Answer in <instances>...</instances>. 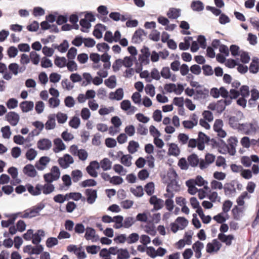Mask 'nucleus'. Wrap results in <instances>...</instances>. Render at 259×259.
Listing matches in <instances>:
<instances>
[{
  "label": "nucleus",
  "instance_id": "9",
  "mask_svg": "<svg viewBox=\"0 0 259 259\" xmlns=\"http://www.w3.org/2000/svg\"><path fill=\"white\" fill-rule=\"evenodd\" d=\"M223 121L221 119H216L213 124V130L221 138H225L227 136L226 132L223 130Z\"/></svg>",
  "mask_w": 259,
  "mask_h": 259
},
{
  "label": "nucleus",
  "instance_id": "55",
  "mask_svg": "<svg viewBox=\"0 0 259 259\" xmlns=\"http://www.w3.org/2000/svg\"><path fill=\"white\" fill-rule=\"evenodd\" d=\"M114 110V109L113 107H106L105 106H101L98 112L99 114L101 115H106L113 112Z\"/></svg>",
  "mask_w": 259,
  "mask_h": 259
},
{
  "label": "nucleus",
  "instance_id": "28",
  "mask_svg": "<svg viewBox=\"0 0 259 259\" xmlns=\"http://www.w3.org/2000/svg\"><path fill=\"white\" fill-rule=\"evenodd\" d=\"M45 233L42 230H38L33 234L32 243L34 244H38L40 242L41 238L44 237Z\"/></svg>",
  "mask_w": 259,
  "mask_h": 259
},
{
  "label": "nucleus",
  "instance_id": "60",
  "mask_svg": "<svg viewBox=\"0 0 259 259\" xmlns=\"http://www.w3.org/2000/svg\"><path fill=\"white\" fill-rule=\"evenodd\" d=\"M207 198L212 202L220 201L221 197L219 196L218 193L215 191L210 192L207 195Z\"/></svg>",
  "mask_w": 259,
  "mask_h": 259
},
{
  "label": "nucleus",
  "instance_id": "5",
  "mask_svg": "<svg viewBox=\"0 0 259 259\" xmlns=\"http://www.w3.org/2000/svg\"><path fill=\"white\" fill-rule=\"evenodd\" d=\"M58 162L62 168L66 169L74 163V159L69 154H65L58 159Z\"/></svg>",
  "mask_w": 259,
  "mask_h": 259
},
{
  "label": "nucleus",
  "instance_id": "38",
  "mask_svg": "<svg viewBox=\"0 0 259 259\" xmlns=\"http://www.w3.org/2000/svg\"><path fill=\"white\" fill-rule=\"evenodd\" d=\"M55 190V187L51 183H46L43 186L41 185V191L44 194L48 195L53 192Z\"/></svg>",
  "mask_w": 259,
  "mask_h": 259
},
{
  "label": "nucleus",
  "instance_id": "13",
  "mask_svg": "<svg viewBox=\"0 0 259 259\" xmlns=\"http://www.w3.org/2000/svg\"><path fill=\"white\" fill-rule=\"evenodd\" d=\"M84 237L87 240H91L92 242H96L99 239L98 235L96 233V231L91 227L86 228Z\"/></svg>",
  "mask_w": 259,
  "mask_h": 259
},
{
  "label": "nucleus",
  "instance_id": "20",
  "mask_svg": "<svg viewBox=\"0 0 259 259\" xmlns=\"http://www.w3.org/2000/svg\"><path fill=\"white\" fill-rule=\"evenodd\" d=\"M23 173L28 177L34 178L37 175L34 166L30 164L26 165L23 169Z\"/></svg>",
  "mask_w": 259,
  "mask_h": 259
},
{
  "label": "nucleus",
  "instance_id": "53",
  "mask_svg": "<svg viewBox=\"0 0 259 259\" xmlns=\"http://www.w3.org/2000/svg\"><path fill=\"white\" fill-rule=\"evenodd\" d=\"M190 181H192L194 184L199 187L204 186L205 185H207L208 184V182L204 180V179L200 176H198L195 179L190 180Z\"/></svg>",
  "mask_w": 259,
  "mask_h": 259
},
{
  "label": "nucleus",
  "instance_id": "31",
  "mask_svg": "<svg viewBox=\"0 0 259 259\" xmlns=\"http://www.w3.org/2000/svg\"><path fill=\"white\" fill-rule=\"evenodd\" d=\"M34 104L31 101H24L20 104V107L23 112H28L32 110Z\"/></svg>",
  "mask_w": 259,
  "mask_h": 259
},
{
  "label": "nucleus",
  "instance_id": "35",
  "mask_svg": "<svg viewBox=\"0 0 259 259\" xmlns=\"http://www.w3.org/2000/svg\"><path fill=\"white\" fill-rule=\"evenodd\" d=\"M251 198V195L246 191H244L238 197L237 203L239 206H243L245 204V200H248Z\"/></svg>",
  "mask_w": 259,
  "mask_h": 259
},
{
  "label": "nucleus",
  "instance_id": "50",
  "mask_svg": "<svg viewBox=\"0 0 259 259\" xmlns=\"http://www.w3.org/2000/svg\"><path fill=\"white\" fill-rule=\"evenodd\" d=\"M213 219L218 223L221 224L225 222L228 219V215L223 212L214 216Z\"/></svg>",
  "mask_w": 259,
  "mask_h": 259
},
{
  "label": "nucleus",
  "instance_id": "46",
  "mask_svg": "<svg viewBox=\"0 0 259 259\" xmlns=\"http://www.w3.org/2000/svg\"><path fill=\"white\" fill-rule=\"evenodd\" d=\"M117 257L118 259H129L130 254L127 249L120 248L119 249Z\"/></svg>",
  "mask_w": 259,
  "mask_h": 259
},
{
  "label": "nucleus",
  "instance_id": "39",
  "mask_svg": "<svg viewBox=\"0 0 259 259\" xmlns=\"http://www.w3.org/2000/svg\"><path fill=\"white\" fill-rule=\"evenodd\" d=\"M186 185L188 187V192L191 195H195L198 191V189L193 184L192 181L188 180L186 182Z\"/></svg>",
  "mask_w": 259,
  "mask_h": 259
},
{
  "label": "nucleus",
  "instance_id": "2",
  "mask_svg": "<svg viewBox=\"0 0 259 259\" xmlns=\"http://www.w3.org/2000/svg\"><path fill=\"white\" fill-rule=\"evenodd\" d=\"M60 177V171L59 167L54 166L52 167L51 171L44 175L45 181L48 183H52L57 180Z\"/></svg>",
  "mask_w": 259,
  "mask_h": 259
},
{
  "label": "nucleus",
  "instance_id": "33",
  "mask_svg": "<svg viewBox=\"0 0 259 259\" xmlns=\"http://www.w3.org/2000/svg\"><path fill=\"white\" fill-rule=\"evenodd\" d=\"M99 164L100 167H101L102 169L104 171L109 170L111 169L112 167V162L109 159L107 158H104L102 160H101Z\"/></svg>",
  "mask_w": 259,
  "mask_h": 259
},
{
  "label": "nucleus",
  "instance_id": "10",
  "mask_svg": "<svg viewBox=\"0 0 259 259\" xmlns=\"http://www.w3.org/2000/svg\"><path fill=\"white\" fill-rule=\"evenodd\" d=\"M243 129L242 130L241 132H244L246 134H251L255 133L259 130V126L256 122L250 123H244Z\"/></svg>",
  "mask_w": 259,
  "mask_h": 259
},
{
  "label": "nucleus",
  "instance_id": "48",
  "mask_svg": "<svg viewBox=\"0 0 259 259\" xmlns=\"http://www.w3.org/2000/svg\"><path fill=\"white\" fill-rule=\"evenodd\" d=\"M56 126V121L55 118L53 116H50L48 117V120L45 124L46 129L50 130L54 129Z\"/></svg>",
  "mask_w": 259,
  "mask_h": 259
},
{
  "label": "nucleus",
  "instance_id": "3",
  "mask_svg": "<svg viewBox=\"0 0 259 259\" xmlns=\"http://www.w3.org/2000/svg\"><path fill=\"white\" fill-rule=\"evenodd\" d=\"M244 118L242 113H240L237 116H232L229 118V123L234 129L241 131L243 129L244 123H240V121Z\"/></svg>",
  "mask_w": 259,
  "mask_h": 259
},
{
  "label": "nucleus",
  "instance_id": "1",
  "mask_svg": "<svg viewBox=\"0 0 259 259\" xmlns=\"http://www.w3.org/2000/svg\"><path fill=\"white\" fill-rule=\"evenodd\" d=\"M188 224V221L184 217H178L174 222L170 224V230L174 233H176L178 230L185 228Z\"/></svg>",
  "mask_w": 259,
  "mask_h": 259
},
{
  "label": "nucleus",
  "instance_id": "12",
  "mask_svg": "<svg viewBox=\"0 0 259 259\" xmlns=\"http://www.w3.org/2000/svg\"><path fill=\"white\" fill-rule=\"evenodd\" d=\"M120 107L121 109L126 111L127 114H132L134 113L137 108L132 106L131 102L128 100H124L120 103Z\"/></svg>",
  "mask_w": 259,
  "mask_h": 259
},
{
  "label": "nucleus",
  "instance_id": "19",
  "mask_svg": "<svg viewBox=\"0 0 259 259\" xmlns=\"http://www.w3.org/2000/svg\"><path fill=\"white\" fill-rule=\"evenodd\" d=\"M180 190V185L178 182L175 181L172 183L167 184L166 193L165 194H174V192H178Z\"/></svg>",
  "mask_w": 259,
  "mask_h": 259
},
{
  "label": "nucleus",
  "instance_id": "40",
  "mask_svg": "<svg viewBox=\"0 0 259 259\" xmlns=\"http://www.w3.org/2000/svg\"><path fill=\"white\" fill-rule=\"evenodd\" d=\"M37 155V151L33 148H30L27 150L25 157L29 161L33 160Z\"/></svg>",
  "mask_w": 259,
  "mask_h": 259
},
{
  "label": "nucleus",
  "instance_id": "47",
  "mask_svg": "<svg viewBox=\"0 0 259 259\" xmlns=\"http://www.w3.org/2000/svg\"><path fill=\"white\" fill-rule=\"evenodd\" d=\"M132 157L129 155H123L121 157L120 162L125 166L130 167L132 164Z\"/></svg>",
  "mask_w": 259,
  "mask_h": 259
},
{
  "label": "nucleus",
  "instance_id": "4",
  "mask_svg": "<svg viewBox=\"0 0 259 259\" xmlns=\"http://www.w3.org/2000/svg\"><path fill=\"white\" fill-rule=\"evenodd\" d=\"M164 88L168 93H174L177 95H180L184 91V85L181 83H169L165 84Z\"/></svg>",
  "mask_w": 259,
  "mask_h": 259
},
{
  "label": "nucleus",
  "instance_id": "56",
  "mask_svg": "<svg viewBox=\"0 0 259 259\" xmlns=\"http://www.w3.org/2000/svg\"><path fill=\"white\" fill-rule=\"evenodd\" d=\"M113 169L115 172L121 176H124L127 173V170L121 165L116 164L113 166Z\"/></svg>",
  "mask_w": 259,
  "mask_h": 259
},
{
  "label": "nucleus",
  "instance_id": "29",
  "mask_svg": "<svg viewBox=\"0 0 259 259\" xmlns=\"http://www.w3.org/2000/svg\"><path fill=\"white\" fill-rule=\"evenodd\" d=\"M178 176L176 172L172 169L169 170L165 178L164 181L166 184L177 181Z\"/></svg>",
  "mask_w": 259,
  "mask_h": 259
},
{
  "label": "nucleus",
  "instance_id": "58",
  "mask_svg": "<svg viewBox=\"0 0 259 259\" xmlns=\"http://www.w3.org/2000/svg\"><path fill=\"white\" fill-rule=\"evenodd\" d=\"M18 105V101L15 98H11L8 100L6 103L7 107L9 109H14L16 108Z\"/></svg>",
  "mask_w": 259,
  "mask_h": 259
},
{
  "label": "nucleus",
  "instance_id": "44",
  "mask_svg": "<svg viewBox=\"0 0 259 259\" xmlns=\"http://www.w3.org/2000/svg\"><path fill=\"white\" fill-rule=\"evenodd\" d=\"M168 154L177 156L180 154V149L177 145L171 143L169 146Z\"/></svg>",
  "mask_w": 259,
  "mask_h": 259
},
{
  "label": "nucleus",
  "instance_id": "54",
  "mask_svg": "<svg viewBox=\"0 0 259 259\" xmlns=\"http://www.w3.org/2000/svg\"><path fill=\"white\" fill-rule=\"evenodd\" d=\"M249 71L256 73L258 71V61L257 59H253L249 67Z\"/></svg>",
  "mask_w": 259,
  "mask_h": 259
},
{
  "label": "nucleus",
  "instance_id": "45",
  "mask_svg": "<svg viewBox=\"0 0 259 259\" xmlns=\"http://www.w3.org/2000/svg\"><path fill=\"white\" fill-rule=\"evenodd\" d=\"M123 218L121 215H117L113 217V222H115L113 227L118 229L123 227Z\"/></svg>",
  "mask_w": 259,
  "mask_h": 259
},
{
  "label": "nucleus",
  "instance_id": "30",
  "mask_svg": "<svg viewBox=\"0 0 259 259\" xmlns=\"http://www.w3.org/2000/svg\"><path fill=\"white\" fill-rule=\"evenodd\" d=\"M106 30V27L102 24L97 25L93 32L94 35L97 38L102 37L103 32Z\"/></svg>",
  "mask_w": 259,
  "mask_h": 259
},
{
  "label": "nucleus",
  "instance_id": "22",
  "mask_svg": "<svg viewBox=\"0 0 259 259\" xmlns=\"http://www.w3.org/2000/svg\"><path fill=\"white\" fill-rule=\"evenodd\" d=\"M209 97V91L206 89H196L195 95L194 97L196 100L206 99Z\"/></svg>",
  "mask_w": 259,
  "mask_h": 259
},
{
  "label": "nucleus",
  "instance_id": "63",
  "mask_svg": "<svg viewBox=\"0 0 259 259\" xmlns=\"http://www.w3.org/2000/svg\"><path fill=\"white\" fill-rule=\"evenodd\" d=\"M189 164L192 166H196L198 164L199 161L198 156L195 154H192L188 158Z\"/></svg>",
  "mask_w": 259,
  "mask_h": 259
},
{
  "label": "nucleus",
  "instance_id": "36",
  "mask_svg": "<svg viewBox=\"0 0 259 259\" xmlns=\"http://www.w3.org/2000/svg\"><path fill=\"white\" fill-rule=\"evenodd\" d=\"M90 59L94 63L93 68L95 69H99L101 65L100 64V61L101 60L100 56L97 53H92L90 55Z\"/></svg>",
  "mask_w": 259,
  "mask_h": 259
},
{
  "label": "nucleus",
  "instance_id": "18",
  "mask_svg": "<svg viewBox=\"0 0 259 259\" xmlns=\"http://www.w3.org/2000/svg\"><path fill=\"white\" fill-rule=\"evenodd\" d=\"M124 96L123 90L122 88L117 89L115 92L109 93V98L111 100H121Z\"/></svg>",
  "mask_w": 259,
  "mask_h": 259
},
{
  "label": "nucleus",
  "instance_id": "37",
  "mask_svg": "<svg viewBox=\"0 0 259 259\" xmlns=\"http://www.w3.org/2000/svg\"><path fill=\"white\" fill-rule=\"evenodd\" d=\"M180 14L181 10L174 8H170L167 12V16L171 19H176L180 16Z\"/></svg>",
  "mask_w": 259,
  "mask_h": 259
},
{
  "label": "nucleus",
  "instance_id": "21",
  "mask_svg": "<svg viewBox=\"0 0 259 259\" xmlns=\"http://www.w3.org/2000/svg\"><path fill=\"white\" fill-rule=\"evenodd\" d=\"M204 248V244L199 241H197L192 245V248L195 252V256L197 258H199L201 257V251Z\"/></svg>",
  "mask_w": 259,
  "mask_h": 259
},
{
  "label": "nucleus",
  "instance_id": "6",
  "mask_svg": "<svg viewBox=\"0 0 259 259\" xmlns=\"http://www.w3.org/2000/svg\"><path fill=\"white\" fill-rule=\"evenodd\" d=\"M210 95L215 99L219 98L220 96L223 98H227L228 97L229 92L224 87H221L220 89L213 88L210 91Z\"/></svg>",
  "mask_w": 259,
  "mask_h": 259
},
{
  "label": "nucleus",
  "instance_id": "64",
  "mask_svg": "<svg viewBox=\"0 0 259 259\" xmlns=\"http://www.w3.org/2000/svg\"><path fill=\"white\" fill-rule=\"evenodd\" d=\"M3 137L5 139H9L11 136V132L9 126H5L1 128Z\"/></svg>",
  "mask_w": 259,
  "mask_h": 259
},
{
  "label": "nucleus",
  "instance_id": "16",
  "mask_svg": "<svg viewBox=\"0 0 259 259\" xmlns=\"http://www.w3.org/2000/svg\"><path fill=\"white\" fill-rule=\"evenodd\" d=\"M52 146L51 141L47 138L40 139L37 143V148L41 150H48L51 148Z\"/></svg>",
  "mask_w": 259,
  "mask_h": 259
},
{
  "label": "nucleus",
  "instance_id": "51",
  "mask_svg": "<svg viewBox=\"0 0 259 259\" xmlns=\"http://www.w3.org/2000/svg\"><path fill=\"white\" fill-rule=\"evenodd\" d=\"M80 25L81 27V30L84 32H88L91 27L90 22L84 19H82L80 21Z\"/></svg>",
  "mask_w": 259,
  "mask_h": 259
},
{
  "label": "nucleus",
  "instance_id": "42",
  "mask_svg": "<svg viewBox=\"0 0 259 259\" xmlns=\"http://www.w3.org/2000/svg\"><path fill=\"white\" fill-rule=\"evenodd\" d=\"M139 148V144L137 142L131 141L128 143L127 150L130 153L133 154L138 151Z\"/></svg>",
  "mask_w": 259,
  "mask_h": 259
},
{
  "label": "nucleus",
  "instance_id": "57",
  "mask_svg": "<svg viewBox=\"0 0 259 259\" xmlns=\"http://www.w3.org/2000/svg\"><path fill=\"white\" fill-rule=\"evenodd\" d=\"M191 8L194 11H201L203 10L204 6L203 3L199 1H194L191 4Z\"/></svg>",
  "mask_w": 259,
  "mask_h": 259
},
{
  "label": "nucleus",
  "instance_id": "49",
  "mask_svg": "<svg viewBox=\"0 0 259 259\" xmlns=\"http://www.w3.org/2000/svg\"><path fill=\"white\" fill-rule=\"evenodd\" d=\"M80 124V119L77 116H73L71 118L69 122V125L71 127L77 129L79 127Z\"/></svg>",
  "mask_w": 259,
  "mask_h": 259
},
{
  "label": "nucleus",
  "instance_id": "24",
  "mask_svg": "<svg viewBox=\"0 0 259 259\" xmlns=\"http://www.w3.org/2000/svg\"><path fill=\"white\" fill-rule=\"evenodd\" d=\"M85 194L87 196V200L89 204H93L97 197V192L95 190L88 189L85 190Z\"/></svg>",
  "mask_w": 259,
  "mask_h": 259
},
{
  "label": "nucleus",
  "instance_id": "32",
  "mask_svg": "<svg viewBox=\"0 0 259 259\" xmlns=\"http://www.w3.org/2000/svg\"><path fill=\"white\" fill-rule=\"evenodd\" d=\"M109 17L114 21H125L128 19L126 15H121L118 12H112L109 14Z\"/></svg>",
  "mask_w": 259,
  "mask_h": 259
},
{
  "label": "nucleus",
  "instance_id": "26",
  "mask_svg": "<svg viewBox=\"0 0 259 259\" xmlns=\"http://www.w3.org/2000/svg\"><path fill=\"white\" fill-rule=\"evenodd\" d=\"M219 239L222 242L225 243L226 245H231L232 241L234 240V237L232 235H226L223 233H220L218 235Z\"/></svg>",
  "mask_w": 259,
  "mask_h": 259
},
{
  "label": "nucleus",
  "instance_id": "34",
  "mask_svg": "<svg viewBox=\"0 0 259 259\" xmlns=\"http://www.w3.org/2000/svg\"><path fill=\"white\" fill-rule=\"evenodd\" d=\"M105 84L110 89H114L117 85V79L115 75H111L104 80Z\"/></svg>",
  "mask_w": 259,
  "mask_h": 259
},
{
  "label": "nucleus",
  "instance_id": "17",
  "mask_svg": "<svg viewBox=\"0 0 259 259\" xmlns=\"http://www.w3.org/2000/svg\"><path fill=\"white\" fill-rule=\"evenodd\" d=\"M6 118L12 125L15 126L18 123L20 117L18 113L12 111L6 115Z\"/></svg>",
  "mask_w": 259,
  "mask_h": 259
},
{
  "label": "nucleus",
  "instance_id": "61",
  "mask_svg": "<svg viewBox=\"0 0 259 259\" xmlns=\"http://www.w3.org/2000/svg\"><path fill=\"white\" fill-rule=\"evenodd\" d=\"M131 192L137 197H141L143 196V189L141 186H138L135 188H131Z\"/></svg>",
  "mask_w": 259,
  "mask_h": 259
},
{
  "label": "nucleus",
  "instance_id": "15",
  "mask_svg": "<svg viewBox=\"0 0 259 259\" xmlns=\"http://www.w3.org/2000/svg\"><path fill=\"white\" fill-rule=\"evenodd\" d=\"M149 202L151 205H153L154 209L156 210L161 209L164 205L163 200L158 198L155 195L151 197Z\"/></svg>",
  "mask_w": 259,
  "mask_h": 259
},
{
  "label": "nucleus",
  "instance_id": "52",
  "mask_svg": "<svg viewBox=\"0 0 259 259\" xmlns=\"http://www.w3.org/2000/svg\"><path fill=\"white\" fill-rule=\"evenodd\" d=\"M111 56H109L107 53L103 54L101 57V60L104 62L103 66L106 68H110L111 66V63L110 59Z\"/></svg>",
  "mask_w": 259,
  "mask_h": 259
},
{
  "label": "nucleus",
  "instance_id": "8",
  "mask_svg": "<svg viewBox=\"0 0 259 259\" xmlns=\"http://www.w3.org/2000/svg\"><path fill=\"white\" fill-rule=\"evenodd\" d=\"M100 168L99 162L97 161H93L90 162L87 167V171L92 177L96 178L98 176L97 170Z\"/></svg>",
  "mask_w": 259,
  "mask_h": 259
},
{
  "label": "nucleus",
  "instance_id": "23",
  "mask_svg": "<svg viewBox=\"0 0 259 259\" xmlns=\"http://www.w3.org/2000/svg\"><path fill=\"white\" fill-rule=\"evenodd\" d=\"M174 194H164V196L166 198L165 205L167 210L171 211L174 208V201L172 198L174 197Z\"/></svg>",
  "mask_w": 259,
  "mask_h": 259
},
{
  "label": "nucleus",
  "instance_id": "43",
  "mask_svg": "<svg viewBox=\"0 0 259 259\" xmlns=\"http://www.w3.org/2000/svg\"><path fill=\"white\" fill-rule=\"evenodd\" d=\"M192 40V37H185L183 42H181L179 44V48L181 50H188L190 47L191 41Z\"/></svg>",
  "mask_w": 259,
  "mask_h": 259
},
{
  "label": "nucleus",
  "instance_id": "27",
  "mask_svg": "<svg viewBox=\"0 0 259 259\" xmlns=\"http://www.w3.org/2000/svg\"><path fill=\"white\" fill-rule=\"evenodd\" d=\"M26 187L28 192L33 195H38L41 193V185L40 184H37L35 187L30 185H28Z\"/></svg>",
  "mask_w": 259,
  "mask_h": 259
},
{
  "label": "nucleus",
  "instance_id": "59",
  "mask_svg": "<svg viewBox=\"0 0 259 259\" xmlns=\"http://www.w3.org/2000/svg\"><path fill=\"white\" fill-rule=\"evenodd\" d=\"M30 59L34 65H37L40 61V56L35 52L32 51L30 53Z\"/></svg>",
  "mask_w": 259,
  "mask_h": 259
},
{
  "label": "nucleus",
  "instance_id": "62",
  "mask_svg": "<svg viewBox=\"0 0 259 259\" xmlns=\"http://www.w3.org/2000/svg\"><path fill=\"white\" fill-rule=\"evenodd\" d=\"M71 176L73 182H77L82 178V174L80 170L76 169L72 171Z\"/></svg>",
  "mask_w": 259,
  "mask_h": 259
},
{
  "label": "nucleus",
  "instance_id": "11",
  "mask_svg": "<svg viewBox=\"0 0 259 259\" xmlns=\"http://www.w3.org/2000/svg\"><path fill=\"white\" fill-rule=\"evenodd\" d=\"M222 246L221 243L216 239L213 240L206 245V251L208 253L218 252Z\"/></svg>",
  "mask_w": 259,
  "mask_h": 259
},
{
  "label": "nucleus",
  "instance_id": "25",
  "mask_svg": "<svg viewBox=\"0 0 259 259\" xmlns=\"http://www.w3.org/2000/svg\"><path fill=\"white\" fill-rule=\"evenodd\" d=\"M54 147L53 151L55 153H59L66 149V146L61 139L57 138L54 141Z\"/></svg>",
  "mask_w": 259,
  "mask_h": 259
},
{
  "label": "nucleus",
  "instance_id": "41",
  "mask_svg": "<svg viewBox=\"0 0 259 259\" xmlns=\"http://www.w3.org/2000/svg\"><path fill=\"white\" fill-rule=\"evenodd\" d=\"M190 203L193 208L196 209V212L197 213L202 210V208L200 206L198 200L196 197H193L190 198Z\"/></svg>",
  "mask_w": 259,
  "mask_h": 259
},
{
  "label": "nucleus",
  "instance_id": "14",
  "mask_svg": "<svg viewBox=\"0 0 259 259\" xmlns=\"http://www.w3.org/2000/svg\"><path fill=\"white\" fill-rule=\"evenodd\" d=\"M51 159L48 156L40 157L38 161L36 162L35 166L38 170H44L50 163Z\"/></svg>",
  "mask_w": 259,
  "mask_h": 259
},
{
  "label": "nucleus",
  "instance_id": "7",
  "mask_svg": "<svg viewBox=\"0 0 259 259\" xmlns=\"http://www.w3.org/2000/svg\"><path fill=\"white\" fill-rule=\"evenodd\" d=\"M198 122V117L196 114H193L190 116L189 120H186L182 122V124L185 128L191 130L196 126Z\"/></svg>",
  "mask_w": 259,
  "mask_h": 259
}]
</instances>
